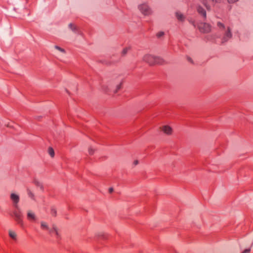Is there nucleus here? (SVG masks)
Instances as JSON below:
<instances>
[{
    "label": "nucleus",
    "instance_id": "f257e3e1",
    "mask_svg": "<svg viewBox=\"0 0 253 253\" xmlns=\"http://www.w3.org/2000/svg\"><path fill=\"white\" fill-rule=\"evenodd\" d=\"M10 198L12 202L13 207L15 208L13 211L14 219L18 224L22 226L23 225L22 215L18 205L20 200L19 196L15 193H11Z\"/></svg>",
    "mask_w": 253,
    "mask_h": 253
},
{
    "label": "nucleus",
    "instance_id": "f03ea898",
    "mask_svg": "<svg viewBox=\"0 0 253 253\" xmlns=\"http://www.w3.org/2000/svg\"><path fill=\"white\" fill-rule=\"evenodd\" d=\"M217 26L220 31L222 33V37L221 38V42L224 43L227 42L232 37L231 30L230 27L225 26L221 23L218 22Z\"/></svg>",
    "mask_w": 253,
    "mask_h": 253
},
{
    "label": "nucleus",
    "instance_id": "7ed1b4c3",
    "mask_svg": "<svg viewBox=\"0 0 253 253\" xmlns=\"http://www.w3.org/2000/svg\"><path fill=\"white\" fill-rule=\"evenodd\" d=\"M143 60L150 65H162L164 64V60L158 56H154L150 54L145 55L143 57Z\"/></svg>",
    "mask_w": 253,
    "mask_h": 253
},
{
    "label": "nucleus",
    "instance_id": "20e7f679",
    "mask_svg": "<svg viewBox=\"0 0 253 253\" xmlns=\"http://www.w3.org/2000/svg\"><path fill=\"white\" fill-rule=\"evenodd\" d=\"M199 31L202 33H209L211 30V26L206 23H201L198 26Z\"/></svg>",
    "mask_w": 253,
    "mask_h": 253
},
{
    "label": "nucleus",
    "instance_id": "39448f33",
    "mask_svg": "<svg viewBox=\"0 0 253 253\" xmlns=\"http://www.w3.org/2000/svg\"><path fill=\"white\" fill-rule=\"evenodd\" d=\"M27 219L31 222H34L37 220V217L33 211L29 210L27 211Z\"/></svg>",
    "mask_w": 253,
    "mask_h": 253
},
{
    "label": "nucleus",
    "instance_id": "423d86ee",
    "mask_svg": "<svg viewBox=\"0 0 253 253\" xmlns=\"http://www.w3.org/2000/svg\"><path fill=\"white\" fill-rule=\"evenodd\" d=\"M140 11L144 15H147L151 13V10L149 6L146 4H143L139 6Z\"/></svg>",
    "mask_w": 253,
    "mask_h": 253
},
{
    "label": "nucleus",
    "instance_id": "0eeeda50",
    "mask_svg": "<svg viewBox=\"0 0 253 253\" xmlns=\"http://www.w3.org/2000/svg\"><path fill=\"white\" fill-rule=\"evenodd\" d=\"M48 231H49V233L52 236L55 237V238L57 239H60V234L58 231V230H57L56 227L55 225H53L52 228L51 229H49Z\"/></svg>",
    "mask_w": 253,
    "mask_h": 253
},
{
    "label": "nucleus",
    "instance_id": "6e6552de",
    "mask_svg": "<svg viewBox=\"0 0 253 253\" xmlns=\"http://www.w3.org/2000/svg\"><path fill=\"white\" fill-rule=\"evenodd\" d=\"M161 131L167 135H170L172 133V128L167 125L163 126L160 127Z\"/></svg>",
    "mask_w": 253,
    "mask_h": 253
},
{
    "label": "nucleus",
    "instance_id": "1a4fd4ad",
    "mask_svg": "<svg viewBox=\"0 0 253 253\" xmlns=\"http://www.w3.org/2000/svg\"><path fill=\"white\" fill-rule=\"evenodd\" d=\"M219 0H208V1H204L203 3L206 6L207 8L209 9L210 8V5L208 4L209 2L211 5H214L215 3L217 2Z\"/></svg>",
    "mask_w": 253,
    "mask_h": 253
},
{
    "label": "nucleus",
    "instance_id": "9d476101",
    "mask_svg": "<svg viewBox=\"0 0 253 253\" xmlns=\"http://www.w3.org/2000/svg\"><path fill=\"white\" fill-rule=\"evenodd\" d=\"M197 11L201 16H202L204 18L206 17V12L205 10L200 6H199L197 7Z\"/></svg>",
    "mask_w": 253,
    "mask_h": 253
},
{
    "label": "nucleus",
    "instance_id": "9b49d317",
    "mask_svg": "<svg viewBox=\"0 0 253 253\" xmlns=\"http://www.w3.org/2000/svg\"><path fill=\"white\" fill-rule=\"evenodd\" d=\"M177 19L180 21H183L185 19V16L180 12H177L175 13Z\"/></svg>",
    "mask_w": 253,
    "mask_h": 253
},
{
    "label": "nucleus",
    "instance_id": "f8f14e48",
    "mask_svg": "<svg viewBox=\"0 0 253 253\" xmlns=\"http://www.w3.org/2000/svg\"><path fill=\"white\" fill-rule=\"evenodd\" d=\"M41 227L42 230L48 231L49 229L47 223L45 222L42 221L41 223Z\"/></svg>",
    "mask_w": 253,
    "mask_h": 253
},
{
    "label": "nucleus",
    "instance_id": "ddd939ff",
    "mask_svg": "<svg viewBox=\"0 0 253 253\" xmlns=\"http://www.w3.org/2000/svg\"><path fill=\"white\" fill-rule=\"evenodd\" d=\"M9 235L12 239H13L14 240H16L17 235L14 231L10 230L9 231Z\"/></svg>",
    "mask_w": 253,
    "mask_h": 253
},
{
    "label": "nucleus",
    "instance_id": "4468645a",
    "mask_svg": "<svg viewBox=\"0 0 253 253\" xmlns=\"http://www.w3.org/2000/svg\"><path fill=\"white\" fill-rule=\"evenodd\" d=\"M27 191L28 196L32 200H35L34 194L28 188L27 189Z\"/></svg>",
    "mask_w": 253,
    "mask_h": 253
},
{
    "label": "nucleus",
    "instance_id": "2eb2a0df",
    "mask_svg": "<svg viewBox=\"0 0 253 253\" xmlns=\"http://www.w3.org/2000/svg\"><path fill=\"white\" fill-rule=\"evenodd\" d=\"M34 183L37 186L40 187L41 189L43 188L42 184L38 180L35 179Z\"/></svg>",
    "mask_w": 253,
    "mask_h": 253
},
{
    "label": "nucleus",
    "instance_id": "dca6fc26",
    "mask_svg": "<svg viewBox=\"0 0 253 253\" xmlns=\"http://www.w3.org/2000/svg\"><path fill=\"white\" fill-rule=\"evenodd\" d=\"M48 152L49 155L51 157L53 158L54 156V150L51 147H49L48 148Z\"/></svg>",
    "mask_w": 253,
    "mask_h": 253
},
{
    "label": "nucleus",
    "instance_id": "f3484780",
    "mask_svg": "<svg viewBox=\"0 0 253 253\" xmlns=\"http://www.w3.org/2000/svg\"><path fill=\"white\" fill-rule=\"evenodd\" d=\"M50 214L53 216H56V211L54 208L51 209Z\"/></svg>",
    "mask_w": 253,
    "mask_h": 253
},
{
    "label": "nucleus",
    "instance_id": "a211bd4d",
    "mask_svg": "<svg viewBox=\"0 0 253 253\" xmlns=\"http://www.w3.org/2000/svg\"><path fill=\"white\" fill-rule=\"evenodd\" d=\"M69 26L71 29V30L74 32H76V30H77L76 27L72 23L70 24Z\"/></svg>",
    "mask_w": 253,
    "mask_h": 253
},
{
    "label": "nucleus",
    "instance_id": "6ab92c4d",
    "mask_svg": "<svg viewBox=\"0 0 253 253\" xmlns=\"http://www.w3.org/2000/svg\"><path fill=\"white\" fill-rule=\"evenodd\" d=\"M130 48L129 47H126L122 51V54L123 55H125L126 54V53L127 52V51L129 50Z\"/></svg>",
    "mask_w": 253,
    "mask_h": 253
},
{
    "label": "nucleus",
    "instance_id": "aec40b11",
    "mask_svg": "<svg viewBox=\"0 0 253 253\" xmlns=\"http://www.w3.org/2000/svg\"><path fill=\"white\" fill-rule=\"evenodd\" d=\"M55 48L56 49L58 50L59 51H61V52H63V53H65V50H64L63 48H61L60 47H59V46H57V45H56V46H55Z\"/></svg>",
    "mask_w": 253,
    "mask_h": 253
},
{
    "label": "nucleus",
    "instance_id": "412c9836",
    "mask_svg": "<svg viewBox=\"0 0 253 253\" xmlns=\"http://www.w3.org/2000/svg\"><path fill=\"white\" fill-rule=\"evenodd\" d=\"M122 83H121L119 84H118L117 86V88L115 91V93H117L118 92V91L122 88Z\"/></svg>",
    "mask_w": 253,
    "mask_h": 253
},
{
    "label": "nucleus",
    "instance_id": "4be33fe9",
    "mask_svg": "<svg viewBox=\"0 0 253 253\" xmlns=\"http://www.w3.org/2000/svg\"><path fill=\"white\" fill-rule=\"evenodd\" d=\"M164 35V33L163 32H159L157 33V36L158 38H161V37Z\"/></svg>",
    "mask_w": 253,
    "mask_h": 253
},
{
    "label": "nucleus",
    "instance_id": "5701e85b",
    "mask_svg": "<svg viewBox=\"0 0 253 253\" xmlns=\"http://www.w3.org/2000/svg\"><path fill=\"white\" fill-rule=\"evenodd\" d=\"M250 249H247L243 251L241 253H250Z\"/></svg>",
    "mask_w": 253,
    "mask_h": 253
},
{
    "label": "nucleus",
    "instance_id": "b1692460",
    "mask_svg": "<svg viewBox=\"0 0 253 253\" xmlns=\"http://www.w3.org/2000/svg\"><path fill=\"white\" fill-rule=\"evenodd\" d=\"M88 152L90 155H92L94 152V150L91 148H90L88 150Z\"/></svg>",
    "mask_w": 253,
    "mask_h": 253
},
{
    "label": "nucleus",
    "instance_id": "393cba45",
    "mask_svg": "<svg viewBox=\"0 0 253 253\" xmlns=\"http://www.w3.org/2000/svg\"><path fill=\"white\" fill-rule=\"evenodd\" d=\"M238 0H228V1L230 3H232L237 1Z\"/></svg>",
    "mask_w": 253,
    "mask_h": 253
},
{
    "label": "nucleus",
    "instance_id": "a878e982",
    "mask_svg": "<svg viewBox=\"0 0 253 253\" xmlns=\"http://www.w3.org/2000/svg\"><path fill=\"white\" fill-rule=\"evenodd\" d=\"M138 160H135L133 163V164L134 166H136L137 165H138Z\"/></svg>",
    "mask_w": 253,
    "mask_h": 253
},
{
    "label": "nucleus",
    "instance_id": "bb28decb",
    "mask_svg": "<svg viewBox=\"0 0 253 253\" xmlns=\"http://www.w3.org/2000/svg\"><path fill=\"white\" fill-rule=\"evenodd\" d=\"M113 190H113V188H109V192L110 193H112V192H113Z\"/></svg>",
    "mask_w": 253,
    "mask_h": 253
},
{
    "label": "nucleus",
    "instance_id": "cd10ccee",
    "mask_svg": "<svg viewBox=\"0 0 253 253\" xmlns=\"http://www.w3.org/2000/svg\"><path fill=\"white\" fill-rule=\"evenodd\" d=\"M192 24L195 27H196L195 25L194 24V22H192Z\"/></svg>",
    "mask_w": 253,
    "mask_h": 253
},
{
    "label": "nucleus",
    "instance_id": "c85d7f7f",
    "mask_svg": "<svg viewBox=\"0 0 253 253\" xmlns=\"http://www.w3.org/2000/svg\"><path fill=\"white\" fill-rule=\"evenodd\" d=\"M188 60H189V61H190V62H192V61H191V58H189V59H188Z\"/></svg>",
    "mask_w": 253,
    "mask_h": 253
},
{
    "label": "nucleus",
    "instance_id": "c756f323",
    "mask_svg": "<svg viewBox=\"0 0 253 253\" xmlns=\"http://www.w3.org/2000/svg\"><path fill=\"white\" fill-rule=\"evenodd\" d=\"M103 238L104 239H106V237H105L104 235H103Z\"/></svg>",
    "mask_w": 253,
    "mask_h": 253
},
{
    "label": "nucleus",
    "instance_id": "7c9ffc66",
    "mask_svg": "<svg viewBox=\"0 0 253 253\" xmlns=\"http://www.w3.org/2000/svg\"><path fill=\"white\" fill-rule=\"evenodd\" d=\"M7 127H10V126L9 125H7L6 126Z\"/></svg>",
    "mask_w": 253,
    "mask_h": 253
}]
</instances>
